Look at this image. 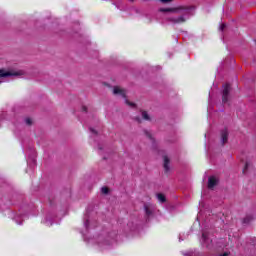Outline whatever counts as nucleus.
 I'll return each instance as SVG.
<instances>
[{"instance_id":"c85d7f7f","label":"nucleus","mask_w":256,"mask_h":256,"mask_svg":"<svg viewBox=\"0 0 256 256\" xmlns=\"http://www.w3.org/2000/svg\"><path fill=\"white\" fill-rule=\"evenodd\" d=\"M130 1V3H134L135 2V0H129Z\"/></svg>"},{"instance_id":"cd10ccee","label":"nucleus","mask_w":256,"mask_h":256,"mask_svg":"<svg viewBox=\"0 0 256 256\" xmlns=\"http://www.w3.org/2000/svg\"><path fill=\"white\" fill-rule=\"evenodd\" d=\"M30 152H31V153H35V150L31 149Z\"/></svg>"},{"instance_id":"f3484780","label":"nucleus","mask_w":256,"mask_h":256,"mask_svg":"<svg viewBox=\"0 0 256 256\" xmlns=\"http://www.w3.org/2000/svg\"><path fill=\"white\" fill-rule=\"evenodd\" d=\"M142 118L145 120V121H151V118L149 117V114L145 111L142 112Z\"/></svg>"},{"instance_id":"b1692460","label":"nucleus","mask_w":256,"mask_h":256,"mask_svg":"<svg viewBox=\"0 0 256 256\" xmlns=\"http://www.w3.org/2000/svg\"><path fill=\"white\" fill-rule=\"evenodd\" d=\"M89 130H90L94 135H97V131H95V129H93L92 127H90Z\"/></svg>"},{"instance_id":"ddd939ff","label":"nucleus","mask_w":256,"mask_h":256,"mask_svg":"<svg viewBox=\"0 0 256 256\" xmlns=\"http://www.w3.org/2000/svg\"><path fill=\"white\" fill-rule=\"evenodd\" d=\"M156 197L160 203H165V201H167V198H165V196L161 193H158Z\"/></svg>"},{"instance_id":"c756f323","label":"nucleus","mask_w":256,"mask_h":256,"mask_svg":"<svg viewBox=\"0 0 256 256\" xmlns=\"http://www.w3.org/2000/svg\"><path fill=\"white\" fill-rule=\"evenodd\" d=\"M98 149L101 151V149H103L101 146H98Z\"/></svg>"},{"instance_id":"2eb2a0df","label":"nucleus","mask_w":256,"mask_h":256,"mask_svg":"<svg viewBox=\"0 0 256 256\" xmlns=\"http://www.w3.org/2000/svg\"><path fill=\"white\" fill-rule=\"evenodd\" d=\"M251 221H253V216H251V215H248V216H246V217L243 219V223H244L245 225L251 223Z\"/></svg>"},{"instance_id":"4468645a","label":"nucleus","mask_w":256,"mask_h":256,"mask_svg":"<svg viewBox=\"0 0 256 256\" xmlns=\"http://www.w3.org/2000/svg\"><path fill=\"white\" fill-rule=\"evenodd\" d=\"M164 169L165 171H169V157L164 156Z\"/></svg>"},{"instance_id":"a878e982","label":"nucleus","mask_w":256,"mask_h":256,"mask_svg":"<svg viewBox=\"0 0 256 256\" xmlns=\"http://www.w3.org/2000/svg\"><path fill=\"white\" fill-rule=\"evenodd\" d=\"M161 1V3H171V1H173V0H160Z\"/></svg>"},{"instance_id":"7ed1b4c3","label":"nucleus","mask_w":256,"mask_h":256,"mask_svg":"<svg viewBox=\"0 0 256 256\" xmlns=\"http://www.w3.org/2000/svg\"><path fill=\"white\" fill-rule=\"evenodd\" d=\"M25 71L23 70H10L0 69V79H5L7 77H23Z\"/></svg>"},{"instance_id":"5701e85b","label":"nucleus","mask_w":256,"mask_h":256,"mask_svg":"<svg viewBox=\"0 0 256 256\" xmlns=\"http://www.w3.org/2000/svg\"><path fill=\"white\" fill-rule=\"evenodd\" d=\"M125 103L129 105V107H135V103L129 102V100H125Z\"/></svg>"},{"instance_id":"f03ea898","label":"nucleus","mask_w":256,"mask_h":256,"mask_svg":"<svg viewBox=\"0 0 256 256\" xmlns=\"http://www.w3.org/2000/svg\"><path fill=\"white\" fill-rule=\"evenodd\" d=\"M115 237H117L116 231H112L110 233L103 231L95 238V241L101 249H109V247L115 243Z\"/></svg>"},{"instance_id":"7c9ffc66","label":"nucleus","mask_w":256,"mask_h":256,"mask_svg":"<svg viewBox=\"0 0 256 256\" xmlns=\"http://www.w3.org/2000/svg\"><path fill=\"white\" fill-rule=\"evenodd\" d=\"M179 241H183V239L179 238Z\"/></svg>"},{"instance_id":"20e7f679","label":"nucleus","mask_w":256,"mask_h":256,"mask_svg":"<svg viewBox=\"0 0 256 256\" xmlns=\"http://www.w3.org/2000/svg\"><path fill=\"white\" fill-rule=\"evenodd\" d=\"M84 227L86 231H89V229H95V221L91 219V212H89V210H87L84 215Z\"/></svg>"},{"instance_id":"1a4fd4ad","label":"nucleus","mask_w":256,"mask_h":256,"mask_svg":"<svg viewBox=\"0 0 256 256\" xmlns=\"http://www.w3.org/2000/svg\"><path fill=\"white\" fill-rule=\"evenodd\" d=\"M227 141H229V131L227 130V128H225L221 131V143H222V145H225V143H227Z\"/></svg>"},{"instance_id":"423d86ee","label":"nucleus","mask_w":256,"mask_h":256,"mask_svg":"<svg viewBox=\"0 0 256 256\" xmlns=\"http://www.w3.org/2000/svg\"><path fill=\"white\" fill-rule=\"evenodd\" d=\"M229 93H231V85L225 84L222 91V102L224 105L229 103Z\"/></svg>"},{"instance_id":"aec40b11","label":"nucleus","mask_w":256,"mask_h":256,"mask_svg":"<svg viewBox=\"0 0 256 256\" xmlns=\"http://www.w3.org/2000/svg\"><path fill=\"white\" fill-rule=\"evenodd\" d=\"M27 163H32V165H35V157L29 156V160L27 161Z\"/></svg>"},{"instance_id":"393cba45","label":"nucleus","mask_w":256,"mask_h":256,"mask_svg":"<svg viewBox=\"0 0 256 256\" xmlns=\"http://www.w3.org/2000/svg\"><path fill=\"white\" fill-rule=\"evenodd\" d=\"M225 27H226L225 24H221V26H220V31H224V30H225Z\"/></svg>"},{"instance_id":"9d476101","label":"nucleus","mask_w":256,"mask_h":256,"mask_svg":"<svg viewBox=\"0 0 256 256\" xmlns=\"http://www.w3.org/2000/svg\"><path fill=\"white\" fill-rule=\"evenodd\" d=\"M113 94L119 95L120 97H123V99H125L127 97L125 94V90L121 89L119 86L114 87Z\"/></svg>"},{"instance_id":"6ab92c4d","label":"nucleus","mask_w":256,"mask_h":256,"mask_svg":"<svg viewBox=\"0 0 256 256\" xmlns=\"http://www.w3.org/2000/svg\"><path fill=\"white\" fill-rule=\"evenodd\" d=\"M101 191H102L103 195H108L109 194V188H107L105 186L101 188Z\"/></svg>"},{"instance_id":"6e6552de","label":"nucleus","mask_w":256,"mask_h":256,"mask_svg":"<svg viewBox=\"0 0 256 256\" xmlns=\"http://www.w3.org/2000/svg\"><path fill=\"white\" fill-rule=\"evenodd\" d=\"M27 217V214H23V212H21V210H19V213H17L14 217V221L15 223H17V225H23V221H25V218Z\"/></svg>"},{"instance_id":"f8f14e48","label":"nucleus","mask_w":256,"mask_h":256,"mask_svg":"<svg viewBox=\"0 0 256 256\" xmlns=\"http://www.w3.org/2000/svg\"><path fill=\"white\" fill-rule=\"evenodd\" d=\"M55 216H51V214H48L44 220V225H47V227H51L53 225V218Z\"/></svg>"},{"instance_id":"412c9836","label":"nucleus","mask_w":256,"mask_h":256,"mask_svg":"<svg viewBox=\"0 0 256 256\" xmlns=\"http://www.w3.org/2000/svg\"><path fill=\"white\" fill-rule=\"evenodd\" d=\"M25 123L26 125H33V120H31V118H26Z\"/></svg>"},{"instance_id":"f257e3e1","label":"nucleus","mask_w":256,"mask_h":256,"mask_svg":"<svg viewBox=\"0 0 256 256\" xmlns=\"http://www.w3.org/2000/svg\"><path fill=\"white\" fill-rule=\"evenodd\" d=\"M159 11L161 13H176V17H168L167 21L169 23H173L174 25H180L181 23H185L189 17H191V7L187 6H179L175 8H160Z\"/></svg>"},{"instance_id":"39448f33","label":"nucleus","mask_w":256,"mask_h":256,"mask_svg":"<svg viewBox=\"0 0 256 256\" xmlns=\"http://www.w3.org/2000/svg\"><path fill=\"white\" fill-rule=\"evenodd\" d=\"M146 221H149L155 215V206L153 204H144Z\"/></svg>"},{"instance_id":"bb28decb","label":"nucleus","mask_w":256,"mask_h":256,"mask_svg":"<svg viewBox=\"0 0 256 256\" xmlns=\"http://www.w3.org/2000/svg\"><path fill=\"white\" fill-rule=\"evenodd\" d=\"M82 111H84L85 113H87V108L85 106L82 107Z\"/></svg>"},{"instance_id":"dca6fc26","label":"nucleus","mask_w":256,"mask_h":256,"mask_svg":"<svg viewBox=\"0 0 256 256\" xmlns=\"http://www.w3.org/2000/svg\"><path fill=\"white\" fill-rule=\"evenodd\" d=\"M145 135L150 139L151 143H155V138L151 135V132L145 131Z\"/></svg>"},{"instance_id":"9b49d317","label":"nucleus","mask_w":256,"mask_h":256,"mask_svg":"<svg viewBox=\"0 0 256 256\" xmlns=\"http://www.w3.org/2000/svg\"><path fill=\"white\" fill-rule=\"evenodd\" d=\"M219 180L215 176H210L208 179V189H213Z\"/></svg>"},{"instance_id":"0eeeda50","label":"nucleus","mask_w":256,"mask_h":256,"mask_svg":"<svg viewBox=\"0 0 256 256\" xmlns=\"http://www.w3.org/2000/svg\"><path fill=\"white\" fill-rule=\"evenodd\" d=\"M202 243L207 249H211V247H213V240L209 238V233H207V231L202 232Z\"/></svg>"},{"instance_id":"4be33fe9","label":"nucleus","mask_w":256,"mask_h":256,"mask_svg":"<svg viewBox=\"0 0 256 256\" xmlns=\"http://www.w3.org/2000/svg\"><path fill=\"white\" fill-rule=\"evenodd\" d=\"M127 225L129 227L130 231H135V226L133 225L132 222H129Z\"/></svg>"},{"instance_id":"a211bd4d","label":"nucleus","mask_w":256,"mask_h":256,"mask_svg":"<svg viewBox=\"0 0 256 256\" xmlns=\"http://www.w3.org/2000/svg\"><path fill=\"white\" fill-rule=\"evenodd\" d=\"M249 167H251V163L250 162H246L245 166H244V169H243L244 175H245V173H247V170L249 169Z\"/></svg>"}]
</instances>
